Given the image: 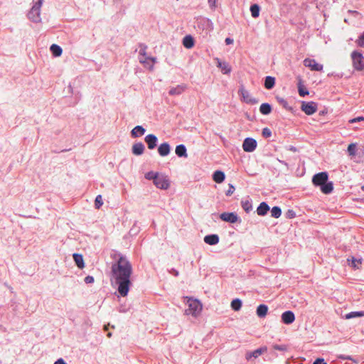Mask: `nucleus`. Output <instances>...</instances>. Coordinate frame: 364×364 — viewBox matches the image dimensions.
Instances as JSON below:
<instances>
[{
	"instance_id": "obj_18",
	"label": "nucleus",
	"mask_w": 364,
	"mask_h": 364,
	"mask_svg": "<svg viewBox=\"0 0 364 364\" xmlns=\"http://www.w3.org/2000/svg\"><path fill=\"white\" fill-rule=\"evenodd\" d=\"M186 89V85L185 84L178 85L176 87H171L168 91V94L171 96L180 95L185 91Z\"/></svg>"
},
{
	"instance_id": "obj_33",
	"label": "nucleus",
	"mask_w": 364,
	"mask_h": 364,
	"mask_svg": "<svg viewBox=\"0 0 364 364\" xmlns=\"http://www.w3.org/2000/svg\"><path fill=\"white\" fill-rule=\"evenodd\" d=\"M241 206L247 213H249L252 210V201L250 200H242L241 201Z\"/></svg>"
},
{
	"instance_id": "obj_35",
	"label": "nucleus",
	"mask_w": 364,
	"mask_h": 364,
	"mask_svg": "<svg viewBox=\"0 0 364 364\" xmlns=\"http://www.w3.org/2000/svg\"><path fill=\"white\" fill-rule=\"evenodd\" d=\"M364 316V311H352L345 315V318L346 319H350L356 317H362Z\"/></svg>"
},
{
	"instance_id": "obj_25",
	"label": "nucleus",
	"mask_w": 364,
	"mask_h": 364,
	"mask_svg": "<svg viewBox=\"0 0 364 364\" xmlns=\"http://www.w3.org/2000/svg\"><path fill=\"white\" fill-rule=\"evenodd\" d=\"M225 178V175L222 171H215L213 174V180L217 183H220L224 181Z\"/></svg>"
},
{
	"instance_id": "obj_60",
	"label": "nucleus",
	"mask_w": 364,
	"mask_h": 364,
	"mask_svg": "<svg viewBox=\"0 0 364 364\" xmlns=\"http://www.w3.org/2000/svg\"><path fill=\"white\" fill-rule=\"evenodd\" d=\"M111 336H112V333H110V332H109V333H107V337L110 338Z\"/></svg>"
},
{
	"instance_id": "obj_40",
	"label": "nucleus",
	"mask_w": 364,
	"mask_h": 364,
	"mask_svg": "<svg viewBox=\"0 0 364 364\" xmlns=\"http://www.w3.org/2000/svg\"><path fill=\"white\" fill-rule=\"evenodd\" d=\"M348 153L350 156H355L356 154V144H350L347 149Z\"/></svg>"
},
{
	"instance_id": "obj_27",
	"label": "nucleus",
	"mask_w": 364,
	"mask_h": 364,
	"mask_svg": "<svg viewBox=\"0 0 364 364\" xmlns=\"http://www.w3.org/2000/svg\"><path fill=\"white\" fill-rule=\"evenodd\" d=\"M175 152L178 157L186 158L188 156L186 147L183 144L176 146Z\"/></svg>"
},
{
	"instance_id": "obj_7",
	"label": "nucleus",
	"mask_w": 364,
	"mask_h": 364,
	"mask_svg": "<svg viewBox=\"0 0 364 364\" xmlns=\"http://www.w3.org/2000/svg\"><path fill=\"white\" fill-rule=\"evenodd\" d=\"M318 109L317 103L313 101L301 102V109L307 115L314 114Z\"/></svg>"
},
{
	"instance_id": "obj_5",
	"label": "nucleus",
	"mask_w": 364,
	"mask_h": 364,
	"mask_svg": "<svg viewBox=\"0 0 364 364\" xmlns=\"http://www.w3.org/2000/svg\"><path fill=\"white\" fill-rule=\"evenodd\" d=\"M188 308L186 310L187 315H192L196 317L202 310V304L198 299H191L188 301Z\"/></svg>"
},
{
	"instance_id": "obj_30",
	"label": "nucleus",
	"mask_w": 364,
	"mask_h": 364,
	"mask_svg": "<svg viewBox=\"0 0 364 364\" xmlns=\"http://www.w3.org/2000/svg\"><path fill=\"white\" fill-rule=\"evenodd\" d=\"M272 105L267 102L262 103L259 107V112L262 114L268 115L272 112Z\"/></svg>"
},
{
	"instance_id": "obj_56",
	"label": "nucleus",
	"mask_w": 364,
	"mask_h": 364,
	"mask_svg": "<svg viewBox=\"0 0 364 364\" xmlns=\"http://www.w3.org/2000/svg\"><path fill=\"white\" fill-rule=\"evenodd\" d=\"M288 150L291 151H293V152H296L297 151V149L294 146H289L288 147Z\"/></svg>"
},
{
	"instance_id": "obj_12",
	"label": "nucleus",
	"mask_w": 364,
	"mask_h": 364,
	"mask_svg": "<svg viewBox=\"0 0 364 364\" xmlns=\"http://www.w3.org/2000/svg\"><path fill=\"white\" fill-rule=\"evenodd\" d=\"M304 66L310 68L313 71H321L323 70V65L316 63L314 59L306 58L304 60Z\"/></svg>"
},
{
	"instance_id": "obj_38",
	"label": "nucleus",
	"mask_w": 364,
	"mask_h": 364,
	"mask_svg": "<svg viewBox=\"0 0 364 364\" xmlns=\"http://www.w3.org/2000/svg\"><path fill=\"white\" fill-rule=\"evenodd\" d=\"M282 215V209L279 206H274L271 210V215L274 218H279Z\"/></svg>"
},
{
	"instance_id": "obj_2",
	"label": "nucleus",
	"mask_w": 364,
	"mask_h": 364,
	"mask_svg": "<svg viewBox=\"0 0 364 364\" xmlns=\"http://www.w3.org/2000/svg\"><path fill=\"white\" fill-rule=\"evenodd\" d=\"M312 183L320 188L321 191L324 194H330L333 190V183L328 181V174L327 172H320L314 175Z\"/></svg>"
},
{
	"instance_id": "obj_19",
	"label": "nucleus",
	"mask_w": 364,
	"mask_h": 364,
	"mask_svg": "<svg viewBox=\"0 0 364 364\" xmlns=\"http://www.w3.org/2000/svg\"><path fill=\"white\" fill-rule=\"evenodd\" d=\"M217 67H218L223 74H228L231 72V68L229 64L225 61L220 60L219 58H216Z\"/></svg>"
},
{
	"instance_id": "obj_55",
	"label": "nucleus",
	"mask_w": 364,
	"mask_h": 364,
	"mask_svg": "<svg viewBox=\"0 0 364 364\" xmlns=\"http://www.w3.org/2000/svg\"><path fill=\"white\" fill-rule=\"evenodd\" d=\"M225 42L227 45L232 44L233 43V39L230 38H226Z\"/></svg>"
},
{
	"instance_id": "obj_15",
	"label": "nucleus",
	"mask_w": 364,
	"mask_h": 364,
	"mask_svg": "<svg viewBox=\"0 0 364 364\" xmlns=\"http://www.w3.org/2000/svg\"><path fill=\"white\" fill-rule=\"evenodd\" d=\"M144 141L149 149H154L157 146L158 138L153 134L146 135L144 138Z\"/></svg>"
},
{
	"instance_id": "obj_26",
	"label": "nucleus",
	"mask_w": 364,
	"mask_h": 364,
	"mask_svg": "<svg viewBox=\"0 0 364 364\" xmlns=\"http://www.w3.org/2000/svg\"><path fill=\"white\" fill-rule=\"evenodd\" d=\"M268 312V306L266 304H259L256 310V314L258 317L264 318L267 316Z\"/></svg>"
},
{
	"instance_id": "obj_44",
	"label": "nucleus",
	"mask_w": 364,
	"mask_h": 364,
	"mask_svg": "<svg viewBox=\"0 0 364 364\" xmlns=\"http://www.w3.org/2000/svg\"><path fill=\"white\" fill-rule=\"evenodd\" d=\"M272 348L276 350H279V351H287V346L286 345L273 344Z\"/></svg>"
},
{
	"instance_id": "obj_11",
	"label": "nucleus",
	"mask_w": 364,
	"mask_h": 364,
	"mask_svg": "<svg viewBox=\"0 0 364 364\" xmlns=\"http://www.w3.org/2000/svg\"><path fill=\"white\" fill-rule=\"evenodd\" d=\"M197 26L206 32H209L213 29L212 21L207 18H200L197 21Z\"/></svg>"
},
{
	"instance_id": "obj_22",
	"label": "nucleus",
	"mask_w": 364,
	"mask_h": 364,
	"mask_svg": "<svg viewBox=\"0 0 364 364\" xmlns=\"http://www.w3.org/2000/svg\"><path fill=\"white\" fill-rule=\"evenodd\" d=\"M145 132L146 129L142 126L137 125L131 131V136L132 138H137L143 136Z\"/></svg>"
},
{
	"instance_id": "obj_49",
	"label": "nucleus",
	"mask_w": 364,
	"mask_h": 364,
	"mask_svg": "<svg viewBox=\"0 0 364 364\" xmlns=\"http://www.w3.org/2000/svg\"><path fill=\"white\" fill-rule=\"evenodd\" d=\"M361 121H364V117H358L350 119L349 123L353 124V123L359 122Z\"/></svg>"
},
{
	"instance_id": "obj_59",
	"label": "nucleus",
	"mask_w": 364,
	"mask_h": 364,
	"mask_svg": "<svg viewBox=\"0 0 364 364\" xmlns=\"http://www.w3.org/2000/svg\"><path fill=\"white\" fill-rule=\"evenodd\" d=\"M346 360H349L355 362V360L350 355H346Z\"/></svg>"
},
{
	"instance_id": "obj_46",
	"label": "nucleus",
	"mask_w": 364,
	"mask_h": 364,
	"mask_svg": "<svg viewBox=\"0 0 364 364\" xmlns=\"http://www.w3.org/2000/svg\"><path fill=\"white\" fill-rule=\"evenodd\" d=\"M355 42L358 46L364 48V32L360 34Z\"/></svg>"
},
{
	"instance_id": "obj_57",
	"label": "nucleus",
	"mask_w": 364,
	"mask_h": 364,
	"mask_svg": "<svg viewBox=\"0 0 364 364\" xmlns=\"http://www.w3.org/2000/svg\"><path fill=\"white\" fill-rule=\"evenodd\" d=\"M346 355H341H341H337V358H338V359H341V360H346Z\"/></svg>"
},
{
	"instance_id": "obj_3",
	"label": "nucleus",
	"mask_w": 364,
	"mask_h": 364,
	"mask_svg": "<svg viewBox=\"0 0 364 364\" xmlns=\"http://www.w3.org/2000/svg\"><path fill=\"white\" fill-rule=\"evenodd\" d=\"M43 0H33V5L28 13V18L34 23L41 21V7Z\"/></svg>"
},
{
	"instance_id": "obj_16",
	"label": "nucleus",
	"mask_w": 364,
	"mask_h": 364,
	"mask_svg": "<svg viewBox=\"0 0 364 364\" xmlns=\"http://www.w3.org/2000/svg\"><path fill=\"white\" fill-rule=\"evenodd\" d=\"M156 58L154 57H145L140 58L139 62L144 65V67L148 68L150 70H152L154 68V64L156 63Z\"/></svg>"
},
{
	"instance_id": "obj_4",
	"label": "nucleus",
	"mask_w": 364,
	"mask_h": 364,
	"mask_svg": "<svg viewBox=\"0 0 364 364\" xmlns=\"http://www.w3.org/2000/svg\"><path fill=\"white\" fill-rule=\"evenodd\" d=\"M350 57L352 59L353 67L355 70L362 71L364 70V57L363 54L357 50H353Z\"/></svg>"
},
{
	"instance_id": "obj_1",
	"label": "nucleus",
	"mask_w": 364,
	"mask_h": 364,
	"mask_svg": "<svg viewBox=\"0 0 364 364\" xmlns=\"http://www.w3.org/2000/svg\"><path fill=\"white\" fill-rule=\"evenodd\" d=\"M118 258L111 267V281L117 287L121 296H126L132 286L130 279L132 274V265L129 259L121 253L116 255Z\"/></svg>"
},
{
	"instance_id": "obj_51",
	"label": "nucleus",
	"mask_w": 364,
	"mask_h": 364,
	"mask_svg": "<svg viewBox=\"0 0 364 364\" xmlns=\"http://www.w3.org/2000/svg\"><path fill=\"white\" fill-rule=\"evenodd\" d=\"M313 364H328V363L325 361V360L323 358H318L314 361Z\"/></svg>"
},
{
	"instance_id": "obj_43",
	"label": "nucleus",
	"mask_w": 364,
	"mask_h": 364,
	"mask_svg": "<svg viewBox=\"0 0 364 364\" xmlns=\"http://www.w3.org/2000/svg\"><path fill=\"white\" fill-rule=\"evenodd\" d=\"M103 201L101 195H98L95 200V207L96 209H100L102 205Z\"/></svg>"
},
{
	"instance_id": "obj_8",
	"label": "nucleus",
	"mask_w": 364,
	"mask_h": 364,
	"mask_svg": "<svg viewBox=\"0 0 364 364\" xmlns=\"http://www.w3.org/2000/svg\"><path fill=\"white\" fill-rule=\"evenodd\" d=\"M220 218L225 222H228L230 223H235L237 222L240 223L241 220L238 217V215L233 212L228 213L224 212L220 215Z\"/></svg>"
},
{
	"instance_id": "obj_17",
	"label": "nucleus",
	"mask_w": 364,
	"mask_h": 364,
	"mask_svg": "<svg viewBox=\"0 0 364 364\" xmlns=\"http://www.w3.org/2000/svg\"><path fill=\"white\" fill-rule=\"evenodd\" d=\"M145 146L142 142H136L132 145V151L135 156H140L144 154Z\"/></svg>"
},
{
	"instance_id": "obj_28",
	"label": "nucleus",
	"mask_w": 364,
	"mask_h": 364,
	"mask_svg": "<svg viewBox=\"0 0 364 364\" xmlns=\"http://www.w3.org/2000/svg\"><path fill=\"white\" fill-rule=\"evenodd\" d=\"M195 41L191 35H187L183 38V45L186 48H191L194 46Z\"/></svg>"
},
{
	"instance_id": "obj_37",
	"label": "nucleus",
	"mask_w": 364,
	"mask_h": 364,
	"mask_svg": "<svg viewBox=\"0 0 364 364\" xmlns=\"http://www.w3.org/2000/svg\"><path fill=\"white\" fill-rule=\"evenodd\" d=\"M348 262H351V266L355 269L359 268V265L362 263V259H357L354 257H351L348 259Z\"/></svg>"
},
{
	"instance_id": "obj_45",
	"label": "nucleus",
	"mask_w": 364,
	"mask_h": 364,
	"mask_svg": "<svg viewBox=\"0 0 364 364\" xmlns=\"http://www.w3.org/2000/svg\"><path fill=\"white\" fill-rule=\"evenodd\" d=\"M285 217L287 219H292V218H294L296 217V213L294 210H291V209H289L286 213H285Z\"/></svg>"
},
{
	"instance_id": "obj_41",
	"label": "nucleus",
	"mask_w": 364,
	"mask_h": 364,
	"mask_svg": "<svg viewBox=\"0 0 364 364\" xmlns=\"http://www.w3.org/2000/svg\"><path fill=\"white\" fill-rule=\"evenodd\" d=\"M159 175V173L149 171L145 174V178H146L147 180H153L154 182V178H156Z\"/></svg>"
},
{
	"instance_id": "obj_20",
	"label": "nucleus",
	"mask_w": 364,
	"mask_h": 364,
	"mask_svg": "<svg viewBox=\"0 0 364 364\" xmlns=\"http://www.w3.org/2000/svg\"><path fill=\"white\" fill-rule=\"evenodd\" d=\"M171 146L168 143L164 142L158 147V152L161 156H166L169 154Z\"/></svg>"
},
{
	"instance_id": "obj_39",
	"label": "nucleus",
	"mask_w": 364,
	"mask_h": 364,
	"mask_svg": "<svg viewBox=\"0 0 364 364\" xmlns=\"http://www.w3.org/2000/svg\"><path fill=\"white\" fill-rule=\"evenodd\" d=\"M298 92L301 97H305L309 95V91L303 86L301 81L298 84Z\"/></svg>"
},
{
	"instance_id": "obj_29",
	"label": "nucleus",
	"mask_w": 364,
	"mask_h": 364,
	"mask_svg": "<svg viewBox=\"0 0 364 364\" xmlns=\"http://www.w3.org/2000/svg\"><path fill=\"white\" fill-rule=\"evenodd\" d=\"M275 98L277 100V102L281 106H282L283 108H284L287 111L293 112V107L289 105L288 102L285 99H284V98H282V97H281L279 96H276Z\"/></svg>"
},
{
	"instance_id": "obj_61",
	"label": "nucleus",
	"mask_w": 364,
	"mask_h": 364,
	"mask_svg": "<svg viewBox=\"0 0 364 364\" xmlns=\"http://www.w3.org/2000/svg\"><path fill=\"white\" fill-rule=\"evenodd\" d=\"M362 189L364 191V185L362 186Z\"/></svg>"
},
{
	"instance_id": "obj_6",
	"label": "nucleus",
	"mask_w": 364,
	"mask_h": 364,
	"mask_svg": "<svg viewBox=\"0 0 364 364\" xmlns=\"http://www.w3.org/2000/svg\"><path fill=\"white\" fill-rule=\"evenodd\" d=\"M238 95L241 97L242 100L250 105H256L258 103V100L250 96L249 92L245 88L243 85H241L238 90Z\"/></svg>"
},
{
	"instance_id": "obj_50",
	"label": "nucleus",
	"mask_w": 364,
	"mask_h": 364,
	"mask_svg": "<svg viewBox=\"0 0 364 364\" xmlns=\"http://www.w3.org/2000/svg\"><path fill=\"white\" fill-rule=\"evenodd\" d=\"M84 281L86 284H92L94 282L95 279L92 276L88 275V276L85 277Z\"/></svg>"
},
{
	"instance_id": "obj_24",
	"label": "nucleus",
	"mask_w": 364,
	"mask_h": 364,
	"mask_svg": "<svg viewBox=\"0 0 364 364\" xmlns=\"http://www.w3.org/2000/svg\"><path fill=\"white\" fill-rule=\"evenodd\" d=\"M73 259H74V262H75L76 266L79 269L84 268L85 263H84V259H83V257L82 255L78 254V253H74L73 255Z\"/></svg>"
},
{
	"instance_id": "obj_58",
	"label": "nucleus",
	"mask_w": 364,
	"mask_h": 364,
	"mask_svg": "<svg viewBox=\"0 0 364 364\" xmlns=\"http://www.w3.org/2000/svg\"><path fill=\"white\" fill-rule=\"evenodd\" d=\"M279 162L284 166H286L287 167H288V164L285 161H283V160H279L278 159Z\"/></svg>"
},
{
	"instance_id": "obj_53",
	"label": "nucleus",
	"mask_w": 364,
	"mask_h": 364,
	"mask_svg": "<svg viewBox=\"0 0 364 364\" xmlns=\"http://www.w3.org/2000/svg\"><path fill=\"white\" fill-rule=\"evenodd\" d=\"M210 8H215L217 0H208Z\"/></svg>"
},
{
	"instance_id": "obj_54",
	"label": "nucleus",
	"mask_w": 364,
	"mask_h": 364,
	"mask_svg": "<svg viewBox=\"0 0 364 364\" xmlns=\"http://www.w3.org/2000/svg\"><path fill=\"white\" fill-rule=\"evenodd\" d=\"M54 364H67L63 358H59L55 361Z\"/></svg>"
},
{
	"instance_id": "obj_14",
	"label": "nucleus",
	"mask_w": 364,
	"mask_h": 364,
	"mask_svg": "<svg viewBox=\"0 0 364 364\" xmlns=\"http://www.w3.org/2000/svg\"><path fill=\"white\" fill-rule=\"evenodd\" d=\"M267 351V346H262L261 348H259L253 351H249L247 352L245 354V358L247 360H250L251 358H257L259 356H260L264 353H266Z\"/></svg>"
},
{
	"instance_id": "obj_9",
	"label": "nucleus",
	"mask_w": 364,
	"mask_h": 364,
	"mask_svg": "<svg viewBox=\"0 0 364 364\" xmlns=\"http://www.w3.org/2000/svg\"><path fill=\"white\" fill-rule=\"evenodd\" d=\"M257 146V141L250 137H247L245 139L242 143V149L246 152H252L254 151Z\"/></svg>"
},
{
	"instance_id": "obj_13",
	"label": "nucleus",
	"mask_w": 364,
	"mask_h": 364,
	"mask_svg": "<svg viewBox=\"0 0 364 364\" xmlns=\"http://www.w3.org/2000/svg\"><path fill=\"white\" fill-rule=\"evenodd\" d=\"M282 322L286 325H290L295 321V315L292 311H286L281 316Z\"/></svg>"
},
{
	"instance_id": "obj_36",
	"label": "nucleus",
	"mask_w": 364,
	"mask_h": 364,
	"mask_svg": "<svg viewBox=\"0 0 364 364\" xmlns=\"http://www.w3.org/2000/svg\"><path fill=\"white\" fill-rule=\"evenodd\" d=\"M242 301L240 299H235L231 301V308L234 311H239L242 307Z\"/></svg>"
},
{
	"instance_id": "obj_52",
	"label": "nucleus",
	"mask_w": 364,
	"mask_h": 364,
	"mask_svg": "<svg viewBox=\"0 0 364 364\" xmlns=\"http://www.w3.org/2000/svg\"><path fill=\"white\" fill-rule=\"evenodd\" d=\"M168 272H169V273H170V274H173V276H175V277H178V274H179V273H178V270H176V269H174V268L171 269Z\"/></svg>"
},
{
	"instance_id": "obj_62",
	"label": "nucleus",
	"mask_w": 364,
	"mask_h": 364,
	"mask_svg": "<svg viewBox=\"0 0 364 364\" xmlns=\"http://www.w3.org/2000/svg\"><path fill=\"white\" fill-rule=\"evenodd\" d=\"M299 364H302V363H299Z\"/></svg>"
},
{
	"instance_id": "obj_47",
	"label": "nucleus",
	"mask_w": 364,
	"mask_h": 364,
	"mask_svg": "<svg viewBox=\"0 0 364 364\" xmlns=\"http://www.w3.org/2000/svg\"><path fill=\"white\" fill-rule=\"evenodd\" d=\"M262 136L264 137V138H269L272 136V132L271 130L266 127V128H264L262 129Z\"/></svg>"
},
{
	"instance_id": "obj_34",
	"label": "nucleus",
	"mask_w": 364,
	"mask_h": 364,
	"mask_svg": "<svg viewBox=\"0 0 364 364\" xmlns=\"http://www.w3.org/2000/svg\"><path fill=\"white\" fill-rule=\"evenodd\" d=\"M250 10L253 18H257L259 16L260 7L258 4H254L251 5Z\"/></svg>"
},
{
	"instance_id": "obj_32",
	"label": "nucleus",
	"mask_w": 364,
	"mask_h": 364,
	"mask_svg": "<svg viewBox=\"0 0 364 364\" xmlns=\"http://www.w3.org/2000/svg\"><path fill=\"white\" fill-rule=\"evenodd\" d=\"M50 50L55 57L60 56L63 53V49L57 44H52L50 46Z\"/></svg>"
},
{
	"instance_id": "obj_10",
	"label": "nucleus",
	"mask_w": 364,
	"mask_h": 364,
	"mask_svg": "<svg viewBox=\"0 0 364 364\" xmlns=\"http://www.w3.org/2000/svg\"><path fill=\"white\" fill-rule=\"evenodd\" d=\"M154 183L157 188L163 190L168 189L170 185L168 179L162 175H159L156 178H154Z\"/></svg>"
},
{
	"instance_id": "obj_42",
	"label": "nucleus",
	"mask_w": 364,
	"mask_h": 364,
	"mask_svg": "<svg viewBox=\"0 0 364 364\" xmlns=\"http://www.w3.org/2000/svg\"><path fill=\"white\" fill-rule=\"evenodd\" d=\"M139 48H140L139 55H141L143 58L147 57L146 56L147 46L144 43H140Z\"/></svg>"
},
{
	"instance_id": "obj_31",
	"label": "nucleus",
	"mask_w": 364,
	"mask_h": 364,
	"mask_svg": "<svg viewBox=\"0 0 364 364\" xmlns=\"http://www.w3.org/2000/svg\"><path fill=\"white\" fill-rule=\"evenodd\" d=\"M275 85V78L272 76H267L264 79V86L267 90L272 89Z\"/></svg>"
},
{
	"instance_id": "obj_48",
	"label": "nucleus",
	"mask_w": 364,
	"mask_h": 364,
	"mask_svg": "<svg viewBox=\"0 0 364 364\" xmlns=\"http://www.w3.org/2000/svg\"><path fill=\"white\" fill-rule=\"evenodd\" d=\"M235 190V186L230 183L229 188L225 193L226 196H230L234 193Z\"/></svg>"
},
{
	"instance_id": "obj_21",
	"label": "nucleus",
	"mask_w": 364,
	"mask_h": 364,
	"mask_svg": "<svg viewBox=\"0 0 364 364\" xmlns=\"http://www.w3.org/2000/svg\"><path fill=\"white\" fill-rule=\"evenodd\" d=\"M270 208L266 202H262L257 208V213L259 216H264L269 211Z\"/></svg>"
},
{
	"instance_id": "obj_23",
	"label": "nucleus",
	"mask_w": 364,
	"mask_h": 364,
	"mask_svg": "<svg viewBox=\"0 0 364 364\" xmlns=\"http://www.w3.org/2000/svg\"><path fill=\"white\" fill-rule=\"evenodd\" d=\"M204 242L210 245H215L219 242V237L216 234H211L205 236Z\"/></svg>"
}]
</instances>
